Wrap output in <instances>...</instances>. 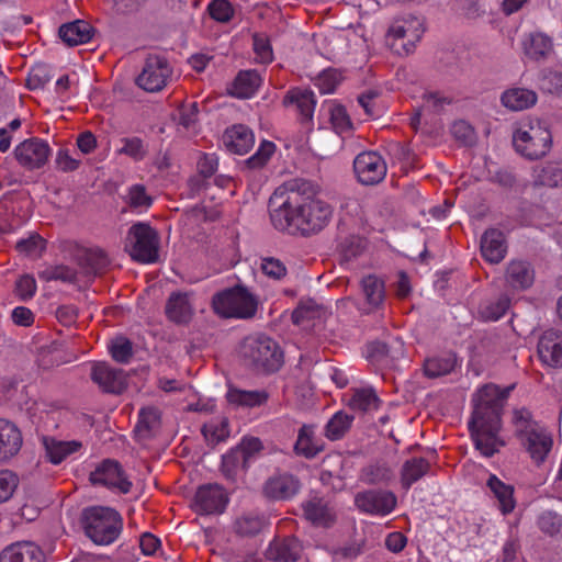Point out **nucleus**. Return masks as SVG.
<instances>
[{
    "label": "nucleus",
    "instance_id": "f257e3e1",
    "mask_svg": "<svg viewBox=\"0 0 562 562\" xmlns=\"http://www.w3.org/2000/svg\"><path fill=\"white\" fill-rule=\"evenodd\" d=\"M307 189V183L292 180L274 190L269 200L274 228L305 236L319 232L328 223L331 216L329 205L313 199Z\"/></svg>",
    "mask_w": 562,
    "mask_h": 562
},
{
    "label": "nucleus",
    "instance_id": "f03ea898",
    "mask_svg": "<svg viewBox=\"0 0 562 562\" xmlns=\"http://www.w3.org/2000/svg\"><path fill=\"white\" fill-rule=\"evenodd\" d=\"M506 396L507 393L494 384H486L473 394L468 427L475 449L485 458L493 457L505 446L499 432Z\"/></svg>",
    "mask_w": 562,
    "mask_h": 562
},
{
    "label": "nucleus",
    "instance_id": "7ed1b4c3",
    "mask_svg": "<svg viewBox=\"0 0 562 562\" xmlns=\"http://www.w3.org/2000/svg\"><path fill=\"white\" fill-rule=\"evenodd\" d=\"M513 423L515 434L520 438L532 461L537 464L544 462L553 445L551 435L533 420L531 413L526 408L514 411Z\"/></svg>",
    "mask_w": 562,
    "mask_h": 562
},
{
    "label": "nucleus",
    "instance_id": "20e7f679",
    "mask_svg": "<svg viewBox=\"0 0 562 562\" xmlns=\"http://www.w3.org/2000/svg\"><path fill=\"white\" fill-rule=\"evenodd\" d=\"M513 143L520 155L529 159H539L550 151L552 135L544 121L529 117L515 131Z\"/></svg>",
    "mask_w": 562,
    "mask_h": 562
},
{
    "label": "nucleus",
    "instance_id": "39448f33",
    "mask_svg": "<svg viewBox=\"0 0 562 562\" xmlns=\"http://www.w3.org/2000/svg\"><path fill=\"white\" fill-rule=\"evenodd\" d=\"M86 536L98 546H109L121 535L123 519L110 507H91L83 513Z\"/></svg>",
    "mask_w": 562,
    "mask_h": 562
},
{
    "label": "nucleus",
    "instance_id": "423d86ee",
    "mask_svg": "<svg viewBox=\"0 0 562 562\" xmlns=\"http://www.w3.org/2000/svg\"><path fill=\"white\" fill-rule=\"evenodd\" d=\"M241 355L256 368L274 372L283 363V352L276 340L258 335L247 337L241 345Z\"/></svg>",
    "mask_w": 562,
    "mask_h": 562
},
{
    "label": "nucleus",
    "instance_id": "0eeeda50",
    "mask_svg": "<svg viewBox=\"0 0 562 562\" xmlns=\"http://www.w3.org/2000/svg\"><path fill=\"white\" fill-rule=\"evenodd\" d=\"M214 311L224 317L250 318L257 310V301L245 288L236 286L213 297Z\"/></svg>",
    "mask_w": 562,
    "mask_h": 562
},
{
    "label": "nucleus",
    "instance_id": "6e6552de",
    "mask_svg": "<svg viewBox=\"0 0 562 562\" xmlns=\"http://www.w3.org/2000/svg\"><path fill=\"white\" fill-rule=\"evenodd\" d=\"M425 32L424 22L415 15H403L391 23L386 40L397 53L409 54Z\"/></svg>",
    "mask_w": 562,
    "mask_h": 562
},
{
    "label": "nucleus",
    "instance_id": "1a4fd4ad",
    "mask_svg": "<svg viewBox=\"0 0 562 562\" xmlns=\"http://www.w3.org/2000/svg\"><path fill=\"white\" fill-rule=\"evenodd\" d=\"M397 504L395 494L386 490H367L355 496V505L366 514L386 516L391 514Z\"/></svg>",
    "mask_w": 562,
    "mask_h": 562
},
{
    "label": "nucleus",
    "instance_id": "9d476101",
    "mask_svg": "<svg viewBox=\"0 0 562 562\" xmlns=\"http://www.w3.org/2000/svg\"><path fill=\"white\" fill-rule=\"evenodd\" d=\"M172 74L168 61L159 56H150L146 59L142 72L137 77L139 88L148 92L164 89Z\"/></svg>",
    "mask_w": 562,
    "mask_h": 562
},
{
    "label": "nucleus",
    "instance_id": "9b49d317",
    "mask_svg": "<svg viewBox=\"0 0 562 562\" xmlns=\"http://www.w3.org/2000/svg\"><path fill=\"white\" fill-rule=\"evenodd\" d=\"M228 494L217 483L200 486L194 495V510L202 515L222 514L228 504Z\"/></svg>",
    "mask_w": 562,
    "mask_h": 562
},
{
    "label": "nucleus",
    "instance_id": "f8f14e48",
    "mask_svg": "<svg viewBox=\"0 0 562 562\" xmlns=\"http://www.w3.org/2000/svg\"><path fill=\"white\" fill-rule=\"evenodd\" d=\"M52 149L48 143L41 138H30L14 148L18 162L30 170L42 168L48 160Z\"/></svg>",
    "mask_w": 562,
    "mask_h": 562
},
{
    "label": "nucleus",
    "instance_id": "ddd939ff",
    "mask_svg": "<svg viewBox=\"0 0 562 562\" xmlns=\"http://www.w3.org/2000/svg\"><path fill=\"white\" fill-rule=\"evenodd\" d=\"M90 482L94 485L117 488L124 494L128 493L132 487V483L125 477L120 463L111 459L103 460L90 473Z\"/></svg>",
    "mask_w": 562,
    "mask_h": 562
},
{
    "label": "nucleus",
    "instance_id": "4468645a",
    "mask_svg": "<svg viewBox=\"0 0 562 562\" xmlns=\"http://www.w3.org/2000/svg\"><path fill=\"white\" fill-rule=\"evenodd\" d=\"M355 172L363 184L380 182L386 175V165L376 151H363L353 161Z\"/></svg>",
    "mask_w": 562,
    "mask_h": 562
},
{
    "label": "nucleus",
    "instance_id": "2eb2a0df",
    "mask_svg": "<svg viewBox=\"0 0 562 562\" xmlns=\"http://www.w3.org/2000/svg\"><path fill=\"white\" fill-rule=\"evenodd\" d=\"M301 488L299 479L288 472L270 476L265 485L263 493L272 499H289L296 495Z\"/></svg>",
    "mask_w": 562,
    "mask_h": 562
},
{
    "label": "nucleus",
    "instance_id": "dca6fc26",
    "mask_svg": "<svg viewBox=\"0 0 562 562\" xmlns=\"http://www.w3.org/2000/svg\"><path fill=\"white\" fill-rule=\"evenodd\" d=\"M538 355L543 364L562 367V335L557 330H546L538 342Z\"/></svg>",
    "mask_w": 562,
    "mask_h": 562
},
{
    "label": "nucleus",
    "instance_id": "f3484780",
    "mask_svg": "<svg viewBox=\"0 0 562 562\" xmlns=\"http://www.w3.org/2000/svg\"><path fill=\"white\" fill-rule=\"evenodd\" d=\"M22 443V434L16 425L7 419H0V464L15 457Z\"/></svg>",
    "mask_w": 562,
    "mask_h": 562
},
{
    "label": "nucleus",
    "instance_id": "a211bd4d",
    "mask_svg": "<svg viewBox=\"0 0 562 562\" xmlns=\"http://www.w3.org/2000/svg\"><path fill=\"white\" fill-rule=\"evenodd\" d=\"M42 445L45 450V459L55 465L60 464L82 448V442L79 440L64 441L50 436L42 437Z\"/></svg>",
    "mask_w": 562,
    "mask_h": 562
},
{
    "label": "nucleus",
    "instance_id": "6ab92c4d",
    "mask_svg": "<svg viewBox=\"0 0 562 562\" xmlns=\"http://www.w3.org/2000/svg\"><path fill=\"white\" fill-rule=\"evenodd\" d=\"M0 562H44V553L34 542L22 541L7 547Z\"/></svg>",
    "mask_w": 562,
    "mask_h": 562
},
{
    "label": "nucleus",
    "instance_id": "aec40b11",
    "mask_svg": "<svg viewBox=\"0 0 562 562\" xmlns=\"http://www.w3.org/2000/svg\"><path fill=\"white\" fill-rule=\"evenodd\" d=\"M223 144L229 153L245 155L252 148L255 136L248 127L234 125L224 133Z\"/></svg>",
    "mask_w": 562,
    "mask_h": 562
},
{
    "label": "nucleus",
    "instance_id": "412c9836",
    "mask_svg": "<svg viewBox=\"0 0 562 562\" xmlns=\"http://www.w3.org/2000/svg\"><path fill=\"white\" fill-rule=\"evenodd\" d=\"M165 313L167 318L178 325L188 324L193 316V307L186 293H171L167 300Z\"/></svg>",
    "mask_w": 562,
    "mask_h": 562
},
{
    "label": "nucleus",
    "instance_id": "4be33fe9",
    "mask_svg": "<svg viewBox=\"0 0 562 562\" xmlns=\"http://www.w3.org/2000/svg\"><path fill=\"white\" fill-rule=\"evenodd\" d=\"M91 379L102 390L110 393H120L123 389L122 371L101 362L95 363L91 370Z\"/></svg>",
    "mask_w": 562,
    "mask_h": 562
},
{
    "label": "nucleus",
    "instance_id": "5701e85b",
    "mask_svg": "<svg viewBox=\"0 0 562 562\" xmlns=\"http://www.w3.org/2000/svg\"><path fill=\"white\" fill-rule=\"evenodd\" d=\"M302 550L299 539L289 537L271 542L267 554L269 559L278 562H295L300 559Z\"/></svg>",
    "mask_w": 562,
    "mask_h": 562
},
{
    "label": "nucleus",
    "instance_id": "b1692460",
    "mask_svg": "<svg viewBox=\"0 0 562 562\" xmlns=\"http://www.w3.org/2000/svg\"><path fill=\"white\" fill-rule=\"evenodd\" d=\"M538 100L533 90L513 87L505 90L501 95V103L509 111H524L536 104Z\"/></svg>",
    "mask_w": 562,
    "mask_h": 562
},
{
    "label": "nucleus",
    "instance_id": "393cba45",
    "mask_svg": "<svg viewBox=\"0 0 562 562\" xmlns=\"http://www.w3.org/2000/svg\"><path fill=\"white\" fill-rule=\"evenodd\" d=\"M323 450V442L315 438L314 426L303 425L299 429L297 439L294 445L295 453L306 459H313Z\"/></svg>",
    "mask_w": 562,
    "mask_h": 562
},
{
    "label": "nucleus",
    "instance_id": "a878e982",
    "mask_svg": "<svg viewBox=\"0 0 562 562\" xmlns=\"http://www.w3.org/2000/svg\"><path fill=\"white\" fill-rule=\"evenodd\" d=\"M535 271L527 261L513 260L506 271V281L514 289H527L532 285Z\"/></svg>",
    "mask_w": 562,
    "mask_h": 562
},
{
    "label": "nucleus",
    "instance_id": "bb28decb",
    "mask_svg": "<svg viewBox=\"0 0 562 562\" xmlns=\"http://www.w3.org/2000/svg\"><path fill=\"white\" fill-rule=\"evenodd\" d=\"M486 486L498 501V507L504 515L512 513L516 506L514 487L501 481L495 474H490Z\"/></svg>",
    "mask_w": 562,
    "mask_h": 562
},
{
    "label": "nucleus",
    "instance_id": "cd10ccee",
    "mask_svg": "<svg viewBox=\"0 0 562 562\" xmlns=\"http://www.w3.org/2000/svg\"><path fill=\"white\" fill-rule=\"evenodd\" d=\"M78 265L86 274H97L109 262L102 248H77Z\"/></svg>",
    "mask_w": 562,
    "mask_h": 562
},
{
    "label": "nucleus",
    "instance_id": "c85d7f7f",
    "mask_svg": "<svg viewBox=\"0 0 562 562\" xmlns=\"http://www.w3.org/2000/svg\"><path fill=\"white\" fill-rule=\"evenodd\" d=\"M302 506L305 518L316 526H329L335 519L333 510L323 498L313 497Z\"/></svg>",
    "mask_w": 562,
    "mask_h": 562
},
{
    "label": "nucleus",
    "instance_id": "c756f323",
    "mask_svg": "<svg viewBox=\"0 0 562 562\" xmlns=\"http://www.w3.org/2000/svg\"><path fill=\"white\" fill-rule=\"evenodd\" d=\"M261 85V77L255 70L240 71L229 88V93L239 99L251 98Z\"/></svg>",
    "mask_w": 562,
    "mask_h": 562
},
{
    "label": "nucleus",
    "instance_id": "7c9ffc66",
    "mask_svg": "<svg viewBox=\"0 0 562 562\" xmlns=\"http://www.w3.org/2000/svg\"><path fill=\"white\" fill-rule=\"evenodd\" d=\"M522 49L528 58L540 60L552 53V40L543 33L529 34L522 41Z\"/></svg>",
    "mask_w": 562,
    "mask_h": 562
},
{
    "label": "nucleus",
    "instance_id": "2f4dec72",
    "mask_svg": "<svg viewBox=\"0 0 562 562\" xmlns=\"http://www.w3.org/2000/svg\"><path fill=\"white\" fill-rule=\"evenodd\" d=\"M127 241L130 246H159L160 236L150 224L137 222L130 227Z\"/></svg>",
    "mask_w": 562,
    "mask_h": 562
},
{
    "label": "nucleus",
    "instance_id": "473e14b6",
    "mask_svg": "<svg viewBox=\"0 0 562 562\" xmlns=\"http://www.w3.org/2000/svg\"><path fill=\"white\" fill-rule=\"evenodd\" d=\"M457 366V357L453 352H446L429 357L424 362L425 375L435 379L453 371Z\"/></svg>",
    "mask_w": 562,
    "mask_h": 562
},
{
    "label": "nucleus",
    "instance_id": "72a5a7b5",
    "mask_svg": "<svg viewBox=\"0 0 562 562\" xmlns=\"http://www.w3.org/2000/svg\"><path fill=\"white\" fill-rule=\"evenodd\" d=\"M284 102L294 104L305 121L312 120L316 105L315 94L312 90L293 89L289 91Z\"/></svg>",
    "mask_w": 562,
    "mask_h": 562
},
{
    "label": "nucleus",
    "instance_id": "f704fd0d",
    "mask_svg": "<svg viewBox=\"0 0 562 562\" xmlns=\"http://www.w3.org/2000/svg\"><path fill=\"white\" fill-rule=\"evenodd\" d=\"M59 36L69 46L85 44L91 38V26L85 21L77 20L61 25Z\"/></svg>",
    "mask_w": 562,
    "mask_h": 562
},
{
    "label": "nucleus",
    "instance_id": "c9c22d12",
    "mask_svg": "<svg viewBox=\"0 0 562 562\" xmlns=\"http://www.w3.org/2000/svg\"><path fill=\"white\" fill-rule=\"evenodd\" d=\"M430 464L425 458H412L406 460L401 470V483L408 490L415 482L428 473Z\"/></svg>",
    "mask_w": 562,
    "mask_h": 562
},
{
    "label": "nucleus",
    "instance_id": "e433bc0d",
    "mask_svg": "<svg viewBox=\"0 0 562 562\" xmlns=\"http://www.w3.org/2000/svg\"><path fill=\"white\" fill-rule=\"evenodd\" d=\"M226 397L231 404L245 407H255L266 403L268 400V394L265 391L229 389Z\"/></svg>",
    "mask_w": 562,
    "mask_h": 562
},
{
    "label": "nucleus",
    "instance_id": "4c0bfd02",
    "mask_svg": "<svg viewBox=\"0 0 562 562\" xmlns=\"http://www.w3.org/2000/svg\"><path fill=\"white\" fill-rule=\"evenodd\" d=\"M380 398L372 387H362L353 391L349 400L350 408L359 412H371L380 407Z\"/></svg>",
    "mask_w": 562,
    "mask_h": 562
},
{
    "label": "nucleus",
    "instance_id": "58836bf2",
    "mask_svg": "<svg viewBox=\"0 0 562 562\" xmlns=\"http://www.w3.org/2000/svg\"><path fill=\"white\" fill-rule=\"evenodd\" d=\"M393 477V471L385 462H375L364 467L359 475L361 482L370 485L387 483Z\"/></svg>",
    "mask_w": 562,
    "mask_h": 562
},
{
    "label": "nucleus",
    "instance_id": "ea45409f",
    "mask_svg": "<svg viewBox=\"0 0 562 562\" xmlns=\"http://www.w3.org/2000/svg\"><path fill=\"white\" fill-rule=\"evenodd\" d=\"M352 422L353 416L341 411L337 412L325 426V437L331 441L341 439L350 429Z\"/></svg>",
    "mask_w": 562,
    "mask_h": 562
},
{
    "label": "nucleus",
    "instance_id": "a19ab883",
    "mask_svg": "<svg viewBox=\"0 0 562 562\" xmlns=\"http://www.w3.org/2000/svg\"><path fill=\"white\" fill-rule=\"evenodd\" d=\"M202 434L210 445L225 441L229 436L228 420L226 418L212 419L203 426Z\"/></svg>",
    "mask_w": 562,
    "mask_h": 562
},
{
    "label": "nucleus",
    "instance_id": "79ce46f5",
    "mask_svg": "<svg viewBox=\"0 0 562 562\" xmlns=\"http://www.w3.org/2000/svg\"><path fill=\"white\" fill-rule=\"evenodd\" d=\"M361 286L367 302L378 307L384 300V282L375 276H367L361 280Z\"/></svg>",
    "mask_w": 562,
    "mask_h": 562
},
{
    "label": "nucleus",
    "instance_id": "37998d69",
    "mask_svg": "<svg viewBox=\"0 0 562 562\" xmlns=\"http://www.w3.org/2000/svg\"><path fill=\"white\" fill-rule=\"evenodd\" d=\"M37 274L41 280L46 282L63 281L74 283L77 280L76 270L65 265L45 266Z\"/></svg>",
    "mask_w": 562,
    "mask_h": 562
},
{
    "label": "nucleus",
    "instance_id": "c03bdc74",
    "mask_svg": "<svg viewBox=\"0 0 562 562\" xmlns=\"http://www.w3.org/2000/svg\"><path fill=\"white\" fill-rule=\"evenodd\" d=\"M323 308L314 300L307 299L300 302L299 306L292 313L293 323L302 325L305 322L319 318Z\"/></svg>",
    "mask_w": 562,
    "mask_h": 562
},
{
    "label": "nucleus",
    "instance_id": "a18cd8bd",
    "mask_svg": "<svg viewBox=\"0 0 562 562\" xmlns=\"http://www.w3.org/2000/svg\"><path fill=\"white\" fill-rule=\"evenodd\" d=\"M248 461L243 457V451L232 449L222 458V473L231 481H234L239 468H246Z\"/></svg>",
    "mask_w": 562,
    "mask_h": 562
},
{
    "label": "nucleus",
    "instance_id": "49530a36",
    "mask_svg": "<svg viewBox=\"0 0 562 562\" xmlns=\"http://www.w3.org/2000/svg\"><path fill=\"white\" fill-rule=\"evenodd\" d=\"M160 424V412L158 408L149 406L142 408L138 414V423L136 425V431L142 436L146 437L150 431L159 427Z\"/></svg>",
    "mask_w": 562,
    "mask_h": 562
},
{
    "label": "nucleus",
    "instance_id": "de8ad7c7",
    "mask_svg": "<svg viewBox=\"0 0 562 562\" xmlns=\"http://www.w3.org/2000/svg\"><path fill=\"white\" fill-rule=\"evenodd\" d=\"M327 113L334 131L337 134H344L350 131L351 122L347 114L346 109L337 103H329L327 105Z\"/></svg>",
    "mask_w": 562,
    "mask_h": 562
},
{
    "label": "nucleus",
    "instance_id": "09e8293b",
    "mask_svg": "<svg viewBox=\"0 0 562 562\" xmlns=\"http://www.w3.org/2000/svg\"><path fill=\"white\" fill-rule=\"evenodd\" d=\"M109 350L112 358L120 363H127L133 356L132 342L125 337L112 340Z\"/></svg>",
    "mask_w": 562,
    "mask_h": 562
},
{
    "label": "nucleus",
    "instance_id": "8fccbe9b",
    "mask_svg": "<svg viewBox=\"0 0 562 562\" xmlns=\"http://www.w3.org/2000/svg\"><path fill=\"white\" fill-rule=\"evenodd\" d=\"M19 485V476L10 470H0V503L8 502Z\"/></svg>",
    "mask_w": 562,
    "mask_h": 562
},
{
    "label": "nucleus",
    "instance_id": "3c124183",
    "mask_svg": "<svg viewBox=\"0 0 562 562\" xmlns=\"http://www.w3.org/2000/svg\"><path fill=\"white\" fill-rule=\"evenodd\" d=\"M265 521L258 516H243L235 521V529L241 536H254L261 531Z\"/></svg>",
    "mask_w": 562,
    "mask_h": 562
},
{
    "label": "nucleus",
    "instance_id": "603ef678",
    "mask_svg": "<svg viewBox=\"0 0 562 562\" xmlns=\"http://www.w3.org/2000/svg\"><path fill=\"white\" fill-rule=\"evenodd\" d=\"M538 526L544 533L557 535L562 529V516L551 510L543 512L538 518Z\"/></svg>",
    "mask_w": 562,
    "mask_h": 562
},
{
    "label": "nucleus",
    "instance_id": "864d4df0",
    "mask_svg": "<svg viewBox=\"0 0 562 562\" xmlns=\"http://www.w3.org/2000/svg\"><path fill=\"white\" fill-rule=\"evenodd\" d=\"M135 262L142 265L155 263L160 260L159 248H123Z\"/></svg>",
    "mask_w": 562,
    "mask_h": 562
},
{
    "label": "nucleus",
    "instance_id": "5fc2aeb1",
    "mask_svg": "<svg viewBox=\"0 0 562 562\" xmlns=\"http://www.w3.org/2000/svg\"><path fill=\"white\" fill-rule=\"evenodd\" d=\"M539 86L547 92H559L562 89V74L553 69H543L539 76Z\"/></svg>",
    "mask_w": 562,
    "mask_h": 562
},
{
    "label": "nucleus",
    "instance_id": "6e6d98bb",
    "mask_svg": "<svg viewBox=\"0 0 562 562\" xmlns=\"http://www.w3.org/2000/svg\"><path fill=\"white\" fill-rule=\"evenodd\" d=\"M36 290V280L31 274H24L20 277L15 282L14 292L16 296L23 302L31 300L35 295Z\"/></svg>",
    "mask_w": 562,
    "mask_h": 562
},
{
    "label": "nucleus",
    "instance_id": "4d7b16f0",
    "mask_svg": "<svg viewBox=\"0 0 562 562\" xmlns=\"http://www.w3.org/2000/svg\"><path fill=\"white\" fill-rule=\"evenodd\" d=\"M122 147L119 149L120 154H124L134 160H140L145 157L147 149L143 140L138 137L122 139Z\"/></svg>",
    "mask_w": 562,
    "mask_h": 562
},
{
    "label": "nucleus",
    "instance_id": "13d9d810",
    "mask_svg": "<svg viewBox=\"0 0 562 562\" xmlns=\"http://www.w3.org/2000/svg\"><path fill=\"white\" fill-rule=\"evenodd\" d=\"M210 15L217 22H228L234 13L232 4L227 0H213L209 4Z\"/></svg>",
    "mask_w": 562,
    "mask_h": 562
},
{
    "label": "nucleus",
    "instance_id": "bf43d9fd",
    "mask_svg": "<svg viewBox=\"0 0 562 562\" xmlns=\"http://www.w3.org/2000/svg\"><path fill=\"white\" fill-rule=\"evenodd\" d=\"M276 145L272 142L265 140L260 144L257 151L248 159L251 168L262 167L273 155Z\"/></svg>",
    "mask_w": 562,
    "mask_h": 562
},
{
    "label": "nucleus",
    "instance_id": "052dcab7",
    "mask_svg": "<svg viewBox=\"0 0 562 562\" xmlns=\"http://www.w3.org/2000/svg\"><path fill=\"white\" fill-rule=\"evenodd\" d=\"M49 69L45 65L33 67L27 77V86L35 90L44 87L50 80Z\"/></svg>",
    "mask_w": 562,
    "mask_h": 562
},
{
    "label": "nucleus",
    "instance_id": "680f3d73",
    "mask_svg": "<svg viewBox=\"0 0 562 562\" xmlns=\"http://www.w3.org/2000/svg\"><path fill=\"white\" fill-rule=\"evenodd\" d=\"M339 80L340 76L337 72V70L329 69L323 71L318 76L316 80V86L319 88L322 93L328 94L335 91L337 85L339 83Z\"/></svg>",
    "mask_w": 562,
    "mask_h": 562
},
{
    "label": "nucleus",
    "instance_id": "e2e57ef3",
    "mask_svg": "<svg viewBox=\"0 0 562 562\" xmlns=\"http://www.w3.org/2000/svg\"><path fill=\"white\" fill-rule=\"evenodd\" d=\"M254 50L256 58L263 64L270 63L273 58V53L269 41L261 36H254Z\"/></svg>",
    "mask_w": 562,
    "mask_h": 562
},
{
    "label": "nucleus",
    "instance_id": "0e129e2a",
    "mask_svg": "<svg viewBox=\"0 0 562 562\" xmlns=\"http://www.w3.org/2000/svg\"><path fill=\"white\" fill-rule=\"evenodd\" d=\"M128 203L133 207L147 209L151 204V199L143 186L136 184L128 190Z\"/></svg>",
    "mask_w": 562,
    "mask_h": 562
},
{
    "label": "nucleus",
    "instance_id": "69168bd1",
    "mask_svg": "<svg viewBox=\"0 0 562 562\" xmlns=\"http://www.w3.org/2000/svg\"><path fill=\"white\" fill-rule=\"evenodd\" d=\"M261 269L265 274L274 279H280L286 273L284 263L272 257L262 259Z\"/></svg>",
    "mask_w": 562,
    "mask_h": 562
},
{
    "label": "nucleus",
    "instance_id": "338daca9",
    "mask_svg": "<svg viewBox=\"0 0 562 562\" xmlns=\"http://www.w3.org/2000/svg\"><path fill=\"white\" fill-rule=\"evenodd\" d=\"M55 162L57 168L64 172L76 170L80 165V160L74 158L68 149L58 150Z\"/></svg>",
    "mask_w": 562,
    "mask_h": 562
},
{
    "label": "nucleus",
    "instance_id": "774afa93",
    "mask_svg": "<svg viewBox=\"0 0 562 562\" xmlns=\"http://www.w3.org/2000/svg\"><path fill=\"white\" fill-rule=\"evenodd\" d=\"M508 308V300L499 299L496 303L484 307L482 315L487 321H497L503 317Z\"/></svg>",
    "mask_w": 562,
    "mask_h": 562
}]
</instances>
